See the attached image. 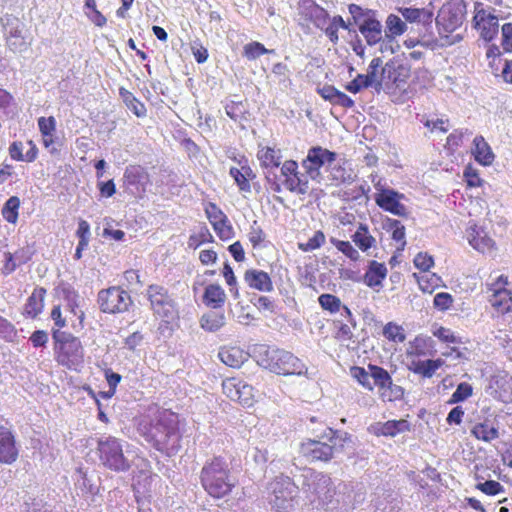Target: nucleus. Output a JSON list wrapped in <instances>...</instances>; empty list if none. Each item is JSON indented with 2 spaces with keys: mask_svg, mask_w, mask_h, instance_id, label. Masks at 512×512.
Listing matches in <instances>:
<instances>
[{
  "mask_svg": "<svg viewBox=\"0 0 512 512\" xmlns=\"http://www.w3.org/2000/svg\"><path fill=\"white\" fill-rule=\"evenodd\" d=\"M139 423L138 431L154 449L166 456H174L181 449L182 432L178 413L155 407Z\"/></svg>",
  "mask_w": 512,
  "mask_h": 512,
  "instance_id": "f257e3e1",
  "label": "nucleus"
},
{
  "mask_svg": "<svg viewBox=\"0 0 512 512\" xmlns=\"http://www.w3.org/2000/svg\"><path fill=\"white\" fill-rule=\"evenodd\" d=\"M199 478L204 491L215 500L228 497L238 485L228 462L221 455L213 456L204 463Z\"/></svg>",
  "mask_w": 512,
  "mask_h": 512,
  "instance_id": "f03ea898",
  "label": "nucleus"
},
{
  "mask_svg": "<svg viewBox=\"0 0 512 512\" xmlns=\"http://www.w3.org/2000/svg\"><path fill=\"white\" fill-rule=\"evenodd\" d=\"M377 85L395 104H403L408 99L411 67L403 61L393 58L382 64Z\"/></svg>",
  "mask_w": 512,
  "mask_h": 512,
  "instance_id": "7ed1b4c3",
  "label": "nucleus"
},
{
  "mask_svg": "<svg viewBox=\"0 0 512 512\" xmlns=\"http://www.w3.org/2000/svg\"><path fill=\"white\" fill-rule=\"evenodd\" d=\"M146 297L154 317L159 320V331H171L180 319L178 305L169 290L159 284H150L146 289Z\"/></svg>",
  "mask_w": 512,
  "mask_h": 512,
  "instance_id": "20e7f679",
  "label": "nucleus"
},
{
  "mask_svg": "<svg viewBox=\"0 0 512 512\" xmlns=\"http://www.w3.org/2000/svg\"><path fill=\"white\" fill-rule=\"evenodd\" d=\"M56 363L70 371H80L85 363V349L79 337L70 332L51 330Z\"/></svg>",
  "mask_w": 512,
  "mask_h": 512,
  "instance_id": "39448f33",
  "label": "nucleus"
},
{
  "mask_svg": "<svg viewBox=\"0 0 512 512\" xmlns=\"http://www.w3.org/2000/svg\"><path fill=\"white\" fill-rule=\"evenodd\" d=\"M323 437L331 443L320 440L307 439L300 445V454L310 462H328L334 456V450L339 446L343 448L344 443L349 439L348 433H341L338 430L328 427Z\"/></svg>",
  "mask_w": 512,
  "mask_h": 512,
  "instance_id": "423d86ee",
  "label": "nucleus"
},
{
  "mask_svg": "<svg viewBox=\"0 0 512 512\" xmlns=\"http://www.w3.org/2000/svg\"><path fill=\"white\" fill-rule=\"evenodd\" d=\"M368 370L360 366H353L350 368V374L366 390L373 391L377 387L383 400L392 401L393 398L389 391H392L393 387L395 389H398V387L393 385L392 377L388 371L374 364H369Z\"/></svg>",
  "mask_w": 512,
  "mask_h": 512,
  "instance_id": "0eeeda50",
  "label": "nucleus"
},
{
  "mask_svg": "<svg viewBox=\"0 0 512 512\" xmlns=\"http://www.w3.org/2000/svg\"><path fill=\"white\" fill-rule=\"evenodd\" d=\"M269 504L275 512H292L298 497V486L283 474L276 476L268 485Z\"/></svg>",
  "mask_w": 512,
  "mask_h": 512,
  "instance_id": "6e6552de",
  "label": "nucleus"
},
{
  "mask_svg": "<svg viewBox=\"0 0 512 512\" xmlns=\"http://www.w3.org/2000/svg\"><path fill=\"white\" fill-rule=\"evenodd\" d=\"M261 363L271 372L283 376L301 375L306 369L304 363L293 353L278 348L267 349Z\"/></svg>",
  "mask_w": 512,
  "mask_h": 512,
  "instance_id": "1a4fd4ad",
  "label": "nucleus"
},
{
  "mask_svg": "<svg viewBox=\"0 0 512 512\" xmlns=\"http://www.w3.org/2000/svg\"><path fill=\"white\" fill-rule=\"evenodd\" d=\"M97 454L101 464L114 472L129 470L130 463L125 457L121 440L108 436L97 442Z\"/></svg>",
  "mask_w": 512,
  "mask_h": 512,
  "instance_id": "9d476101",
  "label": "nucleus"
},
{
  "mask_svg": "<svg viewBox=\"0 0 512 512\" xmlns=\"http://www.w3.org/2000/svg\"><path fill=\"white\" fill-rule=\"evenodd\" d=\"M97 302L103 313L118 314L129 309L132 305V298L120 286H111L98 292Z\"/></svg>",
  "mask_w": 512,
  "mask_h": 512,
  "instance_id": "9b49d317",
  "label": "nucleus"
},
{
  "mask_svg": "<svg viewBox=\"0 0 512 512\" xmlns=\"http://www.w3.org/2000/svg\"><path fill=\"white\" fill-rule=\"evenodd\" d=\"M508 277L500 275L486 285L489 293L488 302L498 315L512 312V291L508 289Z\"/></svg>",
  "mask_w": 512,
  "mask_h": 512,
  "instance_id": "f8f14e48",
  "label": "nucleus"
},
{
  "mask_svg": "<svg viewBox=\"0 0 512 512\" xmlns=\"http://www.w3.org/2000/svg\"><path fill=\"white\" fill-rule=\"evenodd\" d=\"M337 158V153L321 146H314L308 150L307 156L302 160V167L308 177L315 180L321 176V168L329 167Z\"/></svg>",
  "mask_w": 512,
  "mask_h": 512,
  "instance_id": "ddd939ff",
  "label": "nucleus"
},
{
  "mask_svg": "<svg viewBox=\"0 0 512 512\" xmlns=\"http://www.w3.org/2000/svg\"><path fill=\"white\" fill-rule=\"evenodd\" d=\"M283 177V186L290 192L304 195L308 192L309 182L307 176L299 172L298 163L295 160H285L280 168Z\"/></svg>",
  "mask_w": 512,
  "mask_h": 512,
  "instance_id": "4468645a",
  "label": "nucleus"
},
{
  "mask_svg": "<svg viewBox=\"0 0 512 512\" xmlns=\"http://www.w3.org/2000/svg\"><path fill=\"white\" fill-rule=\"evenodd\" d=\"M222 392L230 400L242 406H252L254 388L237 377H228L222 381Z\"/></svg>",
  "mask_w": 512,
  "mask_h": 512,
  "instance_id": "2eb2a0df",
  "label": "nucleus"
},
{
  "mask_svg": "<svg viewBox=\"0 0 512 512\" xmlns=\"http://www.w3.org/2000/svg\"><path fill=\"white\" fill-rule=\"evenodd\" d=\"M464 20V12L459 5L447 3L444 4L436 17V25L439 34H447L456 31L461 27Z\"/></svg>",
  "mask_w": 512,
  "mask_h": 512,
  "instance_id": "dca6fc26",
  "label": "nucleus"
},
{
  "mask_svg": "<svg viewBox=\"0 0 512 512\" xmlns=\"http://www.w3.org/2000/svg\"><path fill=\"white\" fill-rule=\"evenodd\" d=\"M475 28L480 32L483 39L490 41L494 39L499 32L498 18L483 8L481 3L475 4V14L473 17Z\"/></svg>",
  "mask_w": 512,
  "mask_h": 512,
  "instance_id": "f3484780",
  "label": "nucleus"
},
{
  "mask_svg": "<svg viewBox=\"0 0 512 512\" xmlns=\"http://www.w3.org/2000/svg\"><path fill=\"white\" fill-rule=\"evenodd\" d=\"M20 456L16 434L10 428L0 426V464L12 465Z\"/></svg>",
  "mask_w": 512,
  "mask_h": 512,
  "instance_id": "a211bd4d",
  "label": "nucleus"
},
{
  "mask_svg": "<svg viewBox=\"0 0 512 512\" xmlns=\"http://www.w3.org/2000/svg\"><path fill=\"white\" fill-rule=\"evenodd\" d=\"M403 198V194L393 189H382L375 194V202L382 210L401 217L407 215V208L401 203Z\"/></svg>",
  "mask_w": 512,
  "mask_h": 512,
  "instance_id": "6ab92c4d",
  "label": "nucleus"
},
{
  "mask_svg": "<svg viewBox=\"0 0 512 512\" xmlns=\"http://www.w3.org/2000/svg\"><path fill=\"white\" fill-rule=\"evenodd\" d=\"M298 10L305 20L313 23L319 29H323L328 23V12L314 0H299Z\"/></svg>",
  "mask_w": 512,
  "mask_h": 512,
  "instance_id": "aec40b11",
  "label": "nucleus"
},
{
  "mask_svg": "<svg viewBox=\"0 0 512 512\" xmlns=\"http://www.w3.org/2000/svg\"><path fill=\"white\" fill-rule=\"evenodd\" d=\"M382 66L380 57L373 58L368 66L367 74H358L351 82L345 85V89L351 93H358L364 88L377 84L378 70Z\"/></svg>",
  "mask_w": 512,
  "mask_h": 512,
  "instance_id": "412c9836",
  "label": "nucleus"
},
{
  "mask_svg": "<svg viewBox=\"0 0 512 512\" xmlns=\"http://www.w3.org/2000/svg\"><path fill=\"white\" fill-rule=\"evenodd\" d=\"M149 181V174L143 166L139 164H131L125 168L123 174V186L125 188H133L137 192L144 193Z\"/></svg>",
  "mask_w": 512,
  "mask_h": 512,
  "instance_id": "4be33fe9",
  "label": "nucleus"
},
{
  "mask_svg": "<svg viewBox=\"0 0 512 512\" xmlns=\"http://www.w3.org/2000/svg\"><path fill=\"white\" fill-rule=\"evenodd\" d=\"M153 475L148 471H139L133 476L132 488L139 505L151 502Z\"/></svg>",
  "mask_w": 512,
  "mask_h": 512,
  "instance_id": "5701e85b",
  "label": "nucleus"
},
{
  "mask_svg": "<svg viewBox=\"0 0 512 512\" xmlns=\"http://www.w3.org/2000/svg\"><path fill=\"white\" fill-rule=\"evenodd\" d=\"M316 478L317 481L315 483L314 491L318 503L322 507L328 509L330 505L337 503V501L335 500L336 487L334 486L332 479L328 475L319 474Z\"/></svg>",
  "mask_w": 512,
  "mask_h": 512,
  "instance_id": "b1692460",
  "label": "nucleus"
},
{
  "mask_svg": "<svg viewBox=\"0 0 512 512\" xmlns=\"http://www.w3.org/2000/svg\"><path fill=\"white\" fill-rule=\"evenodd\" d=\"M237 167H231L229 170L230 176L234 179L236 185L241 192H250V182L256 178V174L251 168L246 158L237 161Z\"/></svg>",
  "mask_w": 512,
  "mask_h": 512,
  "instance_id": "393cba45",
  "label": "nucleus"
},
{
  "mask_svg": "<svg viewBox=\"0 0 512 512\" xmlns=\"http://www.w3.org/2000/svg\"><path fill=\"white\" fill-rule=\"evenodd\" d=\"M387 274L388 270L384 263L371 260L363 275V282L369 288L379 291V289L383 287V282Z\"/></svg>",
  "mask_w": 512,
  "mask_h": 512,
  "instance_id": "a878e982",
  "label": "nucleus"
},
{
  "mask_svg": "<svg viewBox=\"0 0 512 512\" xmlns=\"http://www.w3.org/2000/svg\"><path fill=\"white\" fill-rule=\"evenodd\" d=\"M244 281L250 289L260 292H271L274 289L270 275L259 269H248L244 273Z\"/></svg>",
  "mask_w": 512,
  "mask_h": 512,
  "instance_id": "bb28decb",
  "label": "nucleus"
},
{
  "mask_svg": "<svg viewBox=\"0 0 512 512\" xmlns=\"http://www.w3.org/2000/svg\"><path fill=\"white\" fill-rule=\"evenodd\" d=\"M227 301V295L223 287L218 283H210L205 286L202 294L203 304L211 309H222Z\"/></svg>",
  "mask_w": 512,
  "mask_h": 512,
  "instance_id": "cd10ccee",
  "label": "nucleus"
},
{
  "mask_svg": "<svg viewBox=\"0 0 512 512\" xmlns=\"http://www.w3.org/2000/svg\"><path fill=\"white\" fill-rule=\"evenodd\" d=\"M47 290L43 287H36L26 300L23 307V316L36 319L44 310V301Z\"/></svg>",
  "mask_w": 512,
  "mask_h": 512,
  "instance_id": "c85d7f7f",
  "label": "nucleus"
},
{
  "mask_svg": "<svg viewBox=\"0 0 512 512\" xmlns=\"http://www.w3.org/2000/svg\"><path fill=\"white\" fill-rule=\"evenodd\" d=\"M218 356L226 366L240 368L248 360L249 353L239 346H223Z\"/></svg>",
  "mask_w": 512,
  "mask_h": 512,
  "instance_id": "c756f323",
  "label": "nucleus"
},
{
  "mask_svg": "<svg viewBox=\"0 0 512 512\" xmlns=\"http://www.w3.org/2000/svg\"><path fill=\"white\" fill-rule=\"evenodd\" d=\"M442 358L437 359H412L408 365L409 371L421 376L422 378H431L435 372L444 365Z\"/></svg>",
  "mask_w": 512,
  "mask_h": 512,
  "instance_id": "7c9ffc66",
  "label": "nucleus"
},
{
  "mask_svg": "<svg viewBox=\"0 0 512 512\" xmlns=\"http://www.w3.org/2000/svg\"><path fill=\"white\" fill-rule=\"evenodd\" d=\"M472 155L476 162L482 166H490L495 159V155L485 138L478 135L473 140Z\"/></svg>",
  "mask_w": 512,
  "mask_h": 512,
  "instance_id": "2f4dec72",
  "label": "nucleus"
},
{
  "mask_svg": "<svg viewBox=\"0 0 512 512\" xmlns=\"http://www.w3.org/2000/svg\"><path fill=\"white\" fill-rule=\"evenodd\" d=\"M256 156L263 169H275L281 165V150L275 147L259 146Z\"/></svg>",
  "mask_w": 512,
  "mask_h": 512,
  "instance_id": "473e14b6",
  "label": "nucleus"
},
{
  "mask_svg": "<svg viewBox=\"0 0 512 512\" xmlns=\"http://www.w3.org/2000/svg\"><path fill=\"white\" fill-rule=\"evenodd\" d=\"M358 28L368 45H375L381 41L382 25L374 16L367 18Z\"/></svg>",
  "mask_w": 512,
  "mask_h": 512,
  "instance_id": "72a5a7b5",
  "label": "nucleus"
},
{
  "mask_svg": "<svg viewBox=\"0 0 512 512\" xmlns=\"http://www.w3.org/2000/svg\"><path fill=\"white\" fill-rule=\"evenodd\" d=\"M5 40L7 47L14 53H21L27 49V43L18 22L15 26L7 24Z\"/></svg>",
  "mask_w": 512,
  "mask_h": 512,
  "instance_id": "f704fd0d",
  "label": "nucleus"
},
{
  "mask_svg": "<svg viewBox=\"0 0 512 512\" xmlns=\"http://www.w3.org/2000/svg\"><path fill=\"white\" fill-rule=\"evenodd\" d=\"M471 435L478 441L490 443L499 438V429L489 421L476 423L470 430Z\"/></svg>",
  "mask_w": 512,
  "mask_h": 512,
  "instance_id": "c9c22d12",
  "label": "nucleus"
},
{
  "mask_svg": "<svg viewBox=\"0 0 512 512\" xmlns=\"http://www.w3.org/2000/svg\"><path fill=\"white\" fill-rule=\"evenodd\" d=\"M200 326L207 332H216L226 323V317L223 312L214 310L204 313L200 318Z\"/></svg>",
  "mask_w": 512,
  "mask_h": 512,
  "instance_id": "e433bc0d",
  "label": "nucleus"
},
{
  "mask_svg": "<svg viewBox=\"0 0 512 512\" xmlns=\"http://www.w3.org/2000/svg\"><path fill=\"white\" fill-rule=\"evenodd\" d=\"M413 277L418 283L419 289L423 293L432 294L437 288L441 287L443 284L441 277L435 273H413Z\"/></svg>",
  "mask_w": 512,
  "mask_h": 512,
  "instance_id": "4c0bfd02",
  "label": "nucleus"
},
{
  "mask_svg": "<svg viewBox=\"0 0 512 512\" xmlns=\"http://www.w3.org/2000/svg\"><path fill=\"white\" fill-rule=\"evenodd\" d=\"M213 242L214 236L212 235L206 224H203L198 228L197 231H194L190 234L187 241V246L190 249L196 250L204 244H209Z\"/></svg>",
  "mask_w": 512,
  "mask_h": 512,
  "instance_id": "58836bf2",
  "label": "nucleus"
},
{
  "mask_svg": "<svg viewBox=\"0 0 512 512\" xmlns=\"http://www.w3.org/2000/svg\"><path fill=\"white\" fill-rule=\"evenodd\" d=\"M352 241L363 252H366L375 245V238L370 234L366 225L360 224L352 235Z\"/></svg>",
  "mask_w": 512,
  "mask_h": 512,
  "instance_id": "ea45409f",
  "label": "nucleus"
},
{
  "mask_svg": "<svg viewBox=\"0 0 512 512\" xmlns=\"http://www.w3.org/2000/svg\"><path fill=\"white\" fill-rule=\"evenodd\" d=\"M119 94L129 110H131L137 117L146 116L147 109L143 102L134 96L132 92L121 87Z\"/></svg>",
  "mask_w": 512,
  "mask_h": 512,
  "instance_id": "a19ab883",
  "label": "nucleus"
},
{
  "mask_svg": "<svg viewBox=\"0 0 512 512\" xmlns=\"http://www.w3.org/2000/svg\"><path fill=\"white\" fill-rule=\"evenodd\" d=\"M20 205L21 201L18 196L9 197L1 209L3 219L15 225L18 222Z\"/></svg>",
  "mask_w": 512,
  "mask_h": 512,
  "instance_id": "79ce46f5",
  "label": "nucleus"
},
{
  "mask_svg": "<svg viewBox=\"0 0 512 512\" xmlns=\"http://www.w3.org/2000/svg\"><path fill=\"white\" fill-rule=\"evenodd\" d=\"M329 171V179L332 184L335 186H339L345 183H351L353 181V176L351 170L347 169L344 164H335L333 166L328 167Z\"/></svg>",
  "mask_w": 512,
  "mask_h": 512,
  "instance_id": "37998d69",
  "label": "nucleus"
},
{
  "mask_svg": "<svg viewBox=\"0 0 512 512\" xmlns=\"http://www.w3.org/2000/svg\"><path fill=\"white\" fill-rule=\"evenodd\" d=\"M429 342L430 341L427 338L420 336L415 337L414 340L410 342L409 347L407 349L408 358H410V360L419 359L420 357H424L430 354Z\"/></svg>",
  "mask_w": 512,
  "mask_h": 512,
  "instance_id": "c03bdc74",
  "label": "nucleus"
},
{
  "mask_svg": "<svg viewBox=\"0 0 512 512\" xmlns=\"http://www.w3.org/2000/svg\"><path fill=\"white\" fill-rule=\"evenodd\" d=\"M402 16L408 22L431 23L433 14L424 8H403L400 10Z\"/></svg>",
  "mask_w": 512,
  "mask_h": 512,
  "instance_id": "a18cd8bd",
  "label": "nucleus"
},
{
  "mask_svg": "<svg viewBox=\"0 0 512 512\" xmlns=\"http://www.w3.org/2000/svg\"><path fill=\"white\" fill-rule=\"evenodd\" d=\"M406 31V24L400 17L390 14L386 20V37L392 41L396 36L402 35Z\"/></svg>",
  "mask_w": 512,
  "mask_h": 512,
  "instance_id": "49530a36",
  "label": "nucleus"
},
{
  "mask_svg": "<svg viewBox=\"0 0 512 512\" xmlns=\"http://www.w3.org/2000/svg\"><path fill=\"white\" fill-rule=\"evenodd\" d=\"M409 429L410 425L407 420H389L382 425L380 433L384 436L393 437L398 433L408 431Z\"/></svg>",
  "mask_w": 512,
  "mask_h": 512,
  "instance_id": "de8ad7c7",
  "label": "nucleus"
},
{
  "mask_svg": "<svg viewBox=\"0 0 512 512\" xmlns=\"http://www.w3.org/2000/svg\"><path fill=\"white\" fill-rule=\"evenodd\" d=\"M347 29L348 26L346 25L345 21L341 16H334L330 21L328 20L327 25L323 28L325 31L326 36L329 38V40L336 44L338 42V31L339 29Z\"/></svg>",
  "mask_w": 512,
  "mask_h": 512,
  "instance_id": "09e8293b",
  "label": "nucleus"
},
{
  "mask_svg": "<svg viewBox=\"0 0 512 512\" xmlns=\"http://www.w3.org/2000/svg\"><path fill=\"white\" fill-rule=\"evenodd\" d=\"M272 53H274L273 49L265 48V46L258 41H252L243 47V56L248 60H255L264 54Z\"/></svg>",
  "mask_w": 512,
  "mask_h": 512,
  "instance_id": "8fccbe9b",
  "label": "nucleus"
},
{
  "mask_svg": "<svg viewBox=\"0 0 512 512\" xmlns=\"http://www.w3.org/2000/svg\"><path fill=\"white\" fill-rule=\"evenodd\" d=\"M383 336L392 342L402 343L406 339L404 328L395 322H388L383 327Z\"/></svg>",
  "mask_w": 512,
  "mask_h": 512,
  "instance_id": "3c124183",
  "label": "nucleus"
},
{
  "mask_svg": "<svg viewBox=\"0 0 512 512\" xmlns=\"http://www.w3.org/2000/svg\"><path fill=\"white\" fill-rule=\"evenodd\" d=\"M326 241V236L323 231H316L311 238L308 239L307 242H299L298 249L302 252H311L321 248Z\"/></svg>",
  "mask_w": 512,
  "mask_h": 512,
  "instance_id": "603ef678",
  "label": "nucleus"
},
{
  "mask_svg": "<svg viewBox=\"0 0 512 512\" xmlns=\"http://www.w3.org/2000/svg\"><path fill=\"white\" fill-rule=\"evenodd\" d=\"M211 226L222 241H228L234 237L235 232L228 217L211 224Z\"/></svg>",
  "mask_w": 512,
  "mask_h": 512,
  "instance_id": "864d4df0",
  "label": "nucleus"
},
{
  "mask_svg": "<svg viewBox=\"0 0 512 512\" xmlns=\"http://www.w3.org/2000/svg\"><path fill=\"white\" fill-rule=\"evenodd\" d=\"M318 302L323 310L329 311L330 313H337L342 306L340 298L329 293L321 294L318 298Z\"/></svg>",
  "mask_w": 512,
  "mask_h": 512,
  "instance_id": "5fc2aeb1",
  "label": "nucleus"
},
{
  "mask_svg": "<svg viewBox=\"0 0 512 512\" xmlns=\"http://www.w3.org/2000/svg\"><path fill=\"white\" fill-rule=\"evenodd\" d=\"M473 394V387L467 382H461L448 400V404L465 401Z\"/></svg>",
  "mask_w": 512,
  "mask_h": 512,
  "instance_id": "6e6d98bb",
  "label": "nucleus"
},
{
  "mask_svg": "<svg viewBox=\"0 0 512 512\" xmlns=\"http://www.w3.org/2000/svg\"><path fill=\"white\" fill-rule=\"evenodd\" d=\"M463 138L464 132L460 129H455L446 138V143L444 145L445 150H447L451 155L454 154L462 145Z\"/></svg>",
  "mask_w": 512,
  "mask_h": 512,
  "instance_id": "4d7b16f0",
  "label": "nucleus"
},
{
  "mask_svg": "<svg viewBox=\"0 0 512 512\" xmlns=\"http://www.w3.org/2000/svg\"><path fill=\"white\" fill-rule=\"evenodd\" d=\"M331 243L343 253L346 257L353 261H357L360 257L358 251L352 246L349 241L338 240L335 238H331Z\"/></svg>",
  "mask_w": 512,
  "mask_h": 512,
  "instance_id": "13d9d810",
  "label": "nucleus"
},
{
  "mask_svg": "<svg viewBox=\"0 0 512 512\" xmlns=\"http://www.w3.org/2000/svg\"><path fill=\"white\" fill-rule=\"evenodd\" d=\"M388 230L392 233V239L396 242L401 243V247L403 248L406 244L405 242V227L399 220L396 219H389L388 223Z\"/></svg>",
  "mask_w": 512,
  "mask_h": 512,
  "instance_id": "bf43d9fd",
  "label": "nucleus"
},
{
  "mask_svg": "<svg viewBox=\"0 0 512 512\" xmlns=\"http://www.w3.org/2000/svg\"><path fill=\"white\" fill-rule=\"evenodd\" d=\"M475 488L488 496H495L504 492V487L495 480L478 482Z\"/></svg>",
  "mask_w": 512,
  "mask_h": 512,
  "instance_id": "052dcab7",
  "label": "nucleus"
},
{
  "mask_svg": "<svg viewBox=\"0 0 512 512\" xmlns=\"http://www.w3.org/2000/svg\"><path fill=\"white\" fill-rule=\"evenodd\" d=\"M248 239L253 248H258L264 243L266 234L257 221H254L251 225L248 233Z\"/></svg>",
  "mask_w": 512,
  "mask_h": 512,
  "instance_id": "680f3d73",
  "label": "nucleus"
},
{
  "mask_svg": "<svg viewBox=\"0 0 512 512\" xmlns=\"http://www.w3.org/2000/svg\"><path fill=\"white\" fill-rule=\"evenodd\" d=\"M204 212L210 224L223 220L227 217L223 210L214 202L206 203L204 205Z\"/></svg>",
  "mask_w": 512,
  "mask_h": 512,
  "instance_id": "e2e57ef3",
  "label": "nucleus"
},
{
  "mask_svg": "<svg viewBox=\"0 0 512 512\" xmlns=\"http://www.w3.org/2000/svg\"><path fill=\"white\" fill-rule=\"evenodd\" d=\"M463 176L467 186L470 188L481 187L483 184V180L481 179L478 170L471 164L465 167Z\"/></svg>",
  "mask_w": 512,
  "mask_h": 512,
  "instance_id": "0e129e2a",
  "label": "nucleus"
},
{
  "mask_svg": "<svg viewBox=\"0 0 512 512\" xmlns=\"http://www.w3.org/2000/svg\"><path fill=\"white\" fill-rule=\"evenodd\" d=\"M348 9L358 27L361 23H364L367 18H372L374 16V13L371 10L363 9L356 4H350Z\"/></svg>",
  "mask_w": 512,
  "mask_h": 512,
  "instance_id": "69168bd1",
  "label": "nucleus"
},
{
  "mask_svg": "<svg viewBox=\"0 0 512 512\" xmlns=\"http://www.w3.org/2000/svg\"><path fill=\"white\" fill-rule=\"evenodd\" d=\"M413 263L420 271L428 272L434 266V258L427 252H419L414 257Z\"/></svg>",
  "mask_w": 512,
  "mask_h": 512,
  "instance_id": "338daca9",
  "label": "nucleus"
},
{
  "mask_svg": "<svg viewBox=\"0 0 512 512\" xmlns=\"http://www.w3.org/2000/svg\"><path fill=\"white\" fill-rule=\"evenodd\" d=\"M0 336L6 341L12 342L17 337V329L6 318L0 316Z\"/></svg>",
  "mask_w": 512,
  "mask_h": 512,
  "instance_id": "774afa93",
  "label": "nucleus"
}]
</instances>
